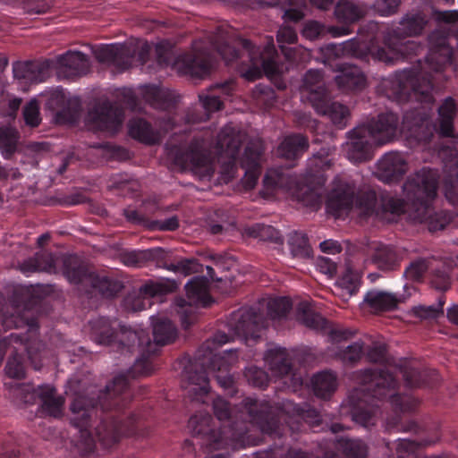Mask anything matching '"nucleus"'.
Masks as SVG:
<instances>
[{
  "mask_svg": "<svg viewBox=\"0 0 458 458\" xmlns=\"http://www.w3.org/2000/svg\"><path fill=\"white\" fill-rule=\"evenodd\" d=\"M91 338L98 344L117 352H132L137 345L140 354L123 374H119L100 391L97 398L76 395L70 405V422L79 430V447L83 455H99L98 445L106 450L123 437H145L146 418L137 412L127 414L133 400L131 379L148 376L155 368L159 348L173 343L177 329L169 319H157L153 325V339L143 330L122 326L117 320L98 318L90 321Z\"/></svg>",
  "mask_w": 458,
  "mask_h": 458,
  "instance_id": "f257e3e1",
  "label": "nucleus"
},
{
  "mask_svg": "<svg viewBox=\"0 0 458 458\" xmlns=\"http://www.w3.org/2000/svg\"><path fill=\"white\" fill-rule=\"evenodd\" d=\"M212 404L219 421L217 428L208 412H198L188 421L193 437L199 438V444L208 451L257 445L258 438L252 434L254 427L275 439L277 447L286 446L298 441L299 434L307 427L315 428L321 422L319 411L307 403L293 405V415H287L286 408L251 397L243 399L239 408L232 407L220 396Z\"/></svg>",
  "mask_w": 458,
  "mask_h": 458,
  "instance_id": "f03ea898",
  "label": "nucleus"
},
{
  "mask_svg": "<svg viewBox=\"0 0 458 458\" xmlns=\"http://www.w3.org/2000/svg\"><path fill=\"white\" fill-rule=\"evenodd\" d=\"M437 19L444 24L429 33L425 61L419 59L416 65L396 71L380 81L378 91L387 98L398 103L415 99L431 104L433 92L445 88L448 81L445 69L454 64L458 54V11L438 12Z\"/></svg>",
  "mask_w": 458,
  "mask_h": 458,
  "instance_id": "7ed1b4c3",
  "label": "nucleus"
},
{
  "mask_svg": "<svg viewBox=\"0 0 458 458\" xmlns=\"http://www.w3.org/2000/svg\"><path fill=\"white\" fill-rule=\"evenodd\" d=\"M47 293L48 287L44 285L27 287L23 291L25 300L22 310L18 306H12L10 309L5 307L0 293V333L12 328L19 331L0 339V365L7 348L13 349L5 366V373L11 378L24 377V354L31 361L35 369L39 370L43 366L44 344L38 339L39 325L34 310L38 311Z\"/></svg>",
  "mask_w": 458,
  "mask_h": 458,
  "instance_id": "20e7f679",
  "label": "nucleus"
},
{
  "mask_svg": "<svg viewBox=\"0 0 458 458\" xmlns=\"http://www.w3.org/2000/svg\"><path fill=\"white\" fill-rule=\"evenodd\" d=\"M361 386L348 396V405L352 420L364 428L375 425L376 416L380 408L379 403L387 399L396 416L388 425L398 431L418 434L421 428L414 420L403 421L399 413L413 411L419 404L411 394L395 392L398 381L386 369H366L361 373Z\"/></svg>",
  "mask_w": 458,
  "mask_h": 458,
  "instance_id": "39448f33",
  "label": "nucleus"
},
{
  "mask_svg": "<svg viewBox=\"0 0 458 458\" xmlns=\"http://www.w3.org/2000/svg\"><path fill=\"white\" fill-rule=\"evenodd\" d=\"M440 174L437 169L423 166L411 174L402 189L403 198L383 199V209L393 216L406 215L413 222L426 223L430 232L445 228L452 221L453 214L445 209H437Z\"/></svg>",
  "mask_w": 458,
  "mask_h": 458,
  "instance_id": "423d86ee",
  "label": "nucleus"
},
{
  "mask_svg": "<svg viewBox=\"0 0 458 458\" xmlns=\"http://www.w3.org/2000/svg\"><path fill=\"white\" fill-rule=\"evenodd\" d=\"M230 337L217 332L212 339L204 342L192 359H188L182 372V387L192 401L206 403L209 398L208 371L215 374L217 384L233 397L238 389L233 375L230 374L228 360L216 353L217 348L229 342Z\"/></svg>",
  "mask_w": 458,
  "mask_h": 458,
  "instance_id": "0eeeda50",
  "label": "nucleus"
},
{
  "mask_svg": "<svg viewBox=\"0 0 458 458\" xmlns=\"http://www.w3.org/2000/svg\"><path fill=\"white\" fill-rule=\"evenodd\" d=\"M377 24L369 22L360 29L359 36L342 44L328 45V55H360L365 52L375 55L379 61L394 64L399 60L411 59L423 54L426 47L415 40H404L405 37L390 36L384 47L378 46Z\"/></svg>",
  "mask_w": 458,
  "mask_h": 458,
  "instance_id": "6e6552de",
  "label": "nucleus"
},
{
  "mask_svg": "<svg viewBox=\"0 0 458 458\" xmlns=\"http://www.w3.org/2000/svg\"><path fill=\"white\" fill-rule=\"evenodd\" d=\"M245 140V134L240 130L231 126L224 127L217 135L216 148L221 154L228 157L224 164L223 170L229 175H233L239 164L244 170V184L249 189H253L261 173L260 160L264 152V147L259 140H250L245 147L242 156L240 157V150Z\"/></svg>",
  "mask_w": 458,
  "mask_h": 458,
  "instance_id": "1a4fd4ad",
  "label": "nucleus"
},
{
  "mask_svg": "<svg viewBox=\"0 0 458 458\" xmlns=\"http://www.w3.org/2000/svg\"><path fill=\"white\" fill-rule=\"evenodd\" d=\"M293 303L288 297L271 299L267 303L266 313L259 305L243 307L233 311L229 319L230 329L245 340L260 338L262 329L272 326L276 328L289 327V314Z\"/></svg>",
  "mask_w": 458,
  "mask_h": 458,
  "instance_id": "9d476101",
  "label": "nucleus"
},
{
  "mask_svg": "<svg viewBox=\"0 0 458 458\" xmlns=\"http://www.w3.org/2000/svg\"><path fill=\"white\" fill-rule=\"evenodd\" d=\"M400 117L394 112L381 113L365 123L356 126L348 132L350 142L347 157L354 163H361L371 158L373 143L380 145L393 140L398 133Z\"/></svg>",
  "mask_w": 458,
  "mask_h": 458,
  "instance_id": "9b49d317",
  "label": "nucleus"
},
{
  "mask_svg": "<svg viewBox=\"0 0 458 458\" xmlns=\"http://www.w3.org/2000/svg\"><path fill=\"white\" fill-rule=\"evenodd\" d=\"M219 53L227 64L245 66L242 75L248 81L259 79L263 73L276 75L279 72L278 54L273 42L261 49L250 40L240 38L234 45L222 46Z\"/></svg>",
  "mask_w": 458,
  "mask_h": 458,
  "instance_id": "f8f14e48",
  "label": "nucleus"
},
{
  "mask_svg": "<svg viewBox=\"0 0 458 458\" xmlns=\"http://www.w3.org/2000/svg\"><path fill=\"white\" fill-rule=\"evenodd\" d=\"M457 104L452 97L445 98L437 108V120L432 123L423 108L405 111L402 126L419 142L428 144L435 133L441 138L454 137V122L457 114Z\"/></svg>",
  "mask_w": 458,
  "mask_h": 458,
  "instance_id": "ddd939ff",
  "label": "nucleus"
},
{
  "mask_svg": "<svg viewBox=\"0 0 458 458\" xmlns=\"http://www.w3.org/2000/svg\"><path fill=\"white\" fill-rule=\"evenodd\" d=\"M393 197L392 195H385L383 199ZM377 197L374 190H360L355 191L353 185L349 183H342L332 190L327 201V209L329 213L335 216H340L344 213H348L353 207L360 210L365 216H379L382 214H389L383 209L382 205L377 208ZM390 215H392L390 213Z\"/></svg>",
  "mask_w": 458,
  "mask_h": 458,
  "instance_id": "4468645a",
  "label": "nucleus"
},
{
  "mask_svg": "<svg viewBox=\"0 0 458 458\" xmlns=\"http://www.w3.org/2000/svg\"><path fill=\"white\" fill-rule=\"evenodd\" d=\"M122 262L131 267H142L155 265L184 276L202 272L203 267L195 258H180L168 262L166 252L160 247L147 250H126L121 254Z\"/></svg>",
  "mask_w": 458,
  "mask_h": 458,
  "instance_id": "2eb2a0df",
  "label": "nucleus"
},
{
  "mask_svg": "<svg viewBox=\"0 0 458 458\" xmlns=\"http://www.w3.org/2000/svg\"><path fill=\"white\" fill-rule=\"evenodd\" d=\"M4 386L13 398L23 403L34 404L38 401L39 412L43 417L59 418L63 415L64 398L57 394L52 385L34 386L30 384L5 382Z\"/></svg>",
  "mask_w": 458,
  "mask_h": 458,
  "instance_id": "dca6fc26",
  "label": "nucleus"
},
{
  "mask_svg": "<svg viewBox=\"0 0 458 458\" xmlns=\"http://www.w3.org/2000/svg\"><path fill=\"white\" fill-rule=\"evenodd\" d=\"M62 271L70 283L89 284L92 293H99L104 298L114 297L123 287L122 282L117 279L90 272L74 255L62 258Z\"/></svg>",
  "mask_w": 458,
  "mask_h": 458,
  "instance_id": "f3484780",
  "label": "nucleus"
},
{
  "mask_svg": "<svg viewBox=\"0 0 458 458\" xmlns=\"http://www.w3.org/2000/svg\"><path fill=\"white\" fill-rule=\"evenodd\" d=\"M167 155L179 168L190 169L203 176L213 174V166L206 151V140L199 135H194L188 145H170Z\"/></svg>",
  "mask_w": 458,
  "mask_h": 458,
  "instance_id": "a211bd4d",
  "label": "nucleus"
},
{
  "mask_svg": "<svg viewBox=\"0 0 458 458\" xmlns=\"http://www.w3.org/2000/svg\"><path fill=\"white\" fill-rule=\"evenodd\" d=\"M150 55V47L148 43L142 44L139 48L126 44L103 45L94 50L98 62L113 67L116 72L127 71L136 58L144 65Z\"/></svg>",
  "mask_w": 458,
  "mask_h": 458,
  "instance_id": "6ab92c4d",
  "label": "nucleus"
},
{
  "mask_svg": "<svg viewBox=\"0 0 458 458\" xmlns=\"http://www.w3.org/2000/svg\"><path fill=\"white\" fill-rule=\"evenodd\" d=\"M186 298L178 297L174 301L176 312L184 328L191 327L197 317L199 307H208L212 297L208 292V281L205 276H194L185 285Z\"/></svg>",
  "mask_w": 458,
  "mask_h": 458,
  "instance_id": "aec40b11",
  "label": "nucleus"
},
{
  "mask_svg": "<svg viewBox=\"0 0 458 458\" xmlns=\"http://www.w3.org/2000/svg\"><path fill=\"white\" fill-rule=\"evenodd\" d=\"M235 89L233 80L216 83L207 90L199 94V104L189 109L185 114L187 124H195L208 120L211 113L223 108L224 101L233 96Z\"/></svg>",
  "mask_w": 458,
  "mask_h": 458,
  "instance_id": "412c9836",
  "label": "nucleus"
},
{
  "mask_svg": "<svg viewBox=\"0 0 458 458\" xmlns=\"http://www.w3.org/2000/svg\"><path fill=\"white\" fill-rule=\"evenodd\" d=\"M296 319L305 327L328 335L332 343H340L354 335V331L332 324L314 311L307 302H301L298 305Z\"/></svg>",
  "mask_w": 458,
  "mask_h": 458,
  "instance_id": "4be33fe9",
  "label": "nucleus"
},
{
  "mask_svg": "<svg viewBox=\"0 0 458 458\" xmlns=\"http://www.w3.org/2000/svg\"><path fill=\"white\" fill-rule=\"evenodd\" d=\"M157 210V205L149 202L142 203L138 208L128 207L123 209V213L127 222L149 231L173 232L179 228L177 216L165 220L153 219Z\"/></svg>",
  "mask_w": 458,
  "mask_h": 458,
  "instance_id": "5701e85b",
  "label": "nucleus"
},
{
  "mask_svg": "<svg viewBox=\"0 0 458 458\" xmlns=\"http://www.w3.org/2000/svg\"><path fill=\"white\" fill-rule=\"evenodd\" d=\"M123 117L124 112L122 106L105 100L89 110L86 120L100 131H115L122 125Z\"/></svg>",
  "mask_w": 458,
  "mask_h": 458,
  "instance_id": "b1692460",
  "label": "nucleus"
},
{
  "mask_svg": "<svg viewBox=\"0 0 458 458\" xmlns=\"http://www.w3.org/2000/svg\"><path fill=\"white\" fill-rule=\"evenodd\" d=\"M174 284L160 282H148L143 284L139 291H133L125 295L122 306L126 311L137 312L152 305L151 298L163 295L173 291Z\"/></svg>",
  "mask_w": 458,
  "mask_h": 458,
  "instance_id": "393cba45",
  "label": "nucleus"
},
{
  "mask_svg": "<svg viewBox=\"0 0 458 458\" xmlns=\"http://www.w3.org/2000/svg\"><path fill=\"white\" fill-rule=\"evenodd\" d=\"M367 13L366 6L355 1L341 0L335 7V14L342 26H332L329 29L333 37H341L352 32L349 25L359 21Z\"/></svg>",
  "mask_w": 458,
  "mask_h": 458,
  "instance_id": "a878e982",
  "label": "nucleus"
},
{
  "mask_svg": "<svg viewBox=\"0 0 458 458\" xmlns=\"http://www.w3.org/2000/svg\"><path fill=\"white\" fill-rule=\"evenodd\" d=\"M294 352L283 347H275L267 350L265 355L267 363L270 370L276 377L291 376L294 384H301L302 378L295 371L293 362Z\"/></svg>",
  "mask_w": 458,
  "mask_h": 458,
  "instance_id": "bb28decb",
  "label": "nucleus"
},
{
  "mask_svg": "<svg viewBox=\"0 0 458 458\" xmlns=\"http://www.w3.org/2000/svg\"><path fill=\"white\" fill-rule=\"evenodd\" d=\"M409 168L405 157L399 152L386 153L378 161L376 175L385 183L401 181Z\"/></svg>",
  "mask_w": 458,
  "mask_h": 458,
  "instance_id": "cd10ccee",
  "label": "nucleus"
},
{
  "mask_svg": "<svg viewBox=\"0 0 458 458\" xmlns=\"http://www.w3.org/2000/svg\"><path fill=\"white\" fill-rule=\"evenodd\" d=\"M179 72L193 78H203L211 70L210 55L205 52H191L179 55L175 61Z\"/></svg>",
  "mask_w": 458,
  "mask_h": 458,
  "instance_id": "c85d7f7f",
  "label": "nucleus"
},
{
  "mask_svg": "<svg viewBox=\"0 0 458 458\" xmlns=\"http://www.w3.org/2000/svg\"><path fill=\"white\" fill-rule=\"evenodd\" d=\"M58 75L73 81L85 75L89 70V60L79 51H68L57 57Z\"/></svg>",
  "mask_w": 458,
  "mask_h": 458,
  "instance_id": "c756f323",
  "label": "nucleus"
},
{
  "mask_svg": "<svg viewBox=\"0 0 458 458\" xmlns=\"http://www.w3.org/2000/svg\"><path fill=\"white\" fill-rule=\"evenodd\" d=\"M140 97L155 109L170 111L178 100L174 91L156 84H145L139 88Z\"/></svg>",
  "mask_w": 458,
  "mask_h": 458,
  "instance_id": "7c9ffc66",
  "label": "nucleus"
},
{
  "mask_svg": "<svg viewBox=\"0 0 458 458\" xmlns=\"http://www.w3.org/2000/svg\"><path fill=\"white\" fill-rule=\"evenodd\" d=\"M339 74L335 78L338 88L344 92L360 91L366 86V76L356 65L337 64Z\"/></svg>",
  "mask_w": 458,
  "mask_h": 458,
  "instance_id": "2f4dec72",
  "label": "nucleus"
},
{
  "mask_svg": "<svg viewBox=\"0 0 458 458\" xmlns=\"http://www.w3.org/2000/svg\"><path fill=\"white\" fill-rule=\"evenodd\" d=\"M48 61H28L15 63L13 66V75L18 80L31 83L43 82L49 75Z\"/></svg>",
  "mask_w": 458,
  "mask_h": 458,
  "instance_id": "473e14b6",
  "label": "nucleus"
},
{
  "mask_svg": "<svg viewBox=\"0 0 458 458\" xmlns=\"http://www.w3.org/2000/svg\"><path fill=\"white\" fill-rule=\"evenodd\" d=\"M57 264L58 258L55 254L48 251H39L20 263L19 269L26 276L36 272L56 274L58 272Z\"/></svg>",
  "mask_w": 458,
  "mask_h": 458,
  "instance_id": "72a5a7b5",
  "label": "nucleus"
},
{
  "mask_svg": "<svg viewBox=\"0 0 458 458\" xmlns=\"http://www.w3.org/2000/svg\"><path fill=\"white\" fill-rule=\"evenodd\" d=\"M301 95L312 106L329 95L325 87L321 71L310 69L306 72L302 81Z\"/></svg>",
  "mask_w": 458,
  "mask_h": 458,
  "instance_id": "f704fd0d",
  "label": "nucleus"
},
{
  "mask_svg": "<svg viewBox=\"0 0 458 458\" xmlns=\"http://www.w3.org/2000/svg\"><path fill=\"white\" fill-rule=\"evenodd\" d=\"M310 142L307 136L301 133H292L284 138L278 145V157L290 161L300 159L309 149Z\"/></svg>",
  "mask_w": 458,
  "mask_h": 458,
  "instance_id": "c9c22d12",
  "label": "nucleus"
},
{
  "mask_svg": "<svg viewBox=\"0 0 458 458\" xmlns=\"http://www.w3.org/2000/svg\"><path fill=\"white\" fill-rule=\"evenodd\" d=\"M312 107L318 114L327 115L332 123L340 129L346 126L350 118L348 107L339 102L332 101L330 94L314 104Z\"/></svg>",
  "mask_w": 458,
  "mask_h": 458,
  "instance_id": "e433bc0d",
  "label": "nucleus"
},
{
  "mask_svg": "<svg viewBox=\"0 0 458 458\" xmlns=\"http://www.w3.org/2000/svg\"><path fill=\"white\" fill-rule=\"evenodd\" d=\"M409 295L374 290L366 293L364 301L374 311H389L395 310Z\"/></svg>",
  "mask_w": 458,
  "mask_h": 458,
  "instance_id": "4c0bfd02",
  "label": "nucleus"
},
{
  "mask_svg": "<svg viewBox=\"0 0 458 458\" xmlns=\"http://www.w3.org/2000/svg\"><path fill=\"white\" fill-rule=\"evenodd\" d=\"M402 255L394 246L380 244L371 255V261L381 271L390 272L400 267Z\"/></svg>",
  "mask_w": 458,
  "mask_h": 458,
  "instance_id": "58836bf2",
  "label": "nucleus"
},
{
  "mask_svg": "<svg viewBox=\"0 0 458 458\" xmlns=\"http://www.w3.org/2000/svg\"><path fill=\"white\" fill-rule=\"evenodd\" d=\"M428 18L421 12L406 13L391 36L414 37L420 35L428 24Z\"/></svg>",
  "mask_w": 458,
  "mask_h": 458,
  "instance_id": "ea45409f",
  "label": "nucleus"
},
{
  "mask_svg": "<svg viewBox=\"0 0 458 458\" xmlns=\"http://www.w3.org/2000/svg\"><path fill=\"white\" fill-rule=\"evenodd\" d=\"M51 100H55L56 105L61 108L56 112L55 117L58 122L64 123H75L81 113V106L78 100L68 101L64 106V94L63 89H56L51 95Z\"/></svg>",
  "mask_w": 458,
  "mask_h": 458,
  "instance_id": "a19ab883",
  "label": "nucleus"
},
{
  "mask_svg": "<svg viewBox=\"0 0 458 458\" xmlns=\"http://www.w3.org/2000/svg\"><path fill=\"white\" fill-rule=\"evenodd\" d=\"M128 130L131 138L145 144H156L160 140L158 131L144 118L135 117L131 119L128 123Z\"/></svg>",
  "mask_w": 458,
  "mask_h": 458,
  "instance_id": "79ce46f5",
  "label": "nucleus"
},
{
  "mask_svg": "<svg viewBox=\"0 0 458 458\" xmlns=\"http://www.w3.org/2000/svg\"><path fill=\"white\" fill-rule=\"evenodd\" d=\"M337 385V375L332 370L318 372L311 377L314 394L322 399L330 398L335 392Z\"/></svg>",
  "mask_w": 458,
  "mask_h": 458,
  "instance_id": "37998d69",
  "label": "nucleus"
},
{
  "mask_svg": "<svg viewBox=\"0 0 458 458\" xmlns=\"http://www.w3.org/2000/svg\"><path fill=\"white\" fill-rule=\"evenodd\" d=\"M445 169L448 174L444 181V193L446 199L453 205H458V159L456 155L451 153L448 164Z\"/></svg>",
  "mask_w": 458,
  "mask_h": 458,
  "instance_id": "c03bdc74",
  "label": "nucleus"
},
{
  "mask_svg": "<svg viewBox=\"0 0 458 458\" xmlns=\"http://www.w3.org/2000/svg\"><path fill=\"white\" fill-rule=\"evenodd\" d=\"M396 446L397 458H420V449L434 445L437 438L421 437L415 439L399 438Z\"/></svg>",
  "mask_w": 458,
  "mask_h": 458,
  "instance_id": "a18cd8bd",
  "label": "nucleus"
},
{
  "mask_svg": "<svg viewBox=\"0 0 458 458\" xmlns=\"http://www.w3.org/2000/svg\"><path fill=\"white\" fill-rule=\"evenodd\" d=\"M429 271V282L432 287L442 292L449 289L451 285L450 268L445 263L436 259Z\"/></svg>",
  "mask_w": 458,
  "mask_h": 458,
  "instance_id": "49530a36",
  "label": "nucleus"
},
{
  "mask_svg": "<svg viewBox=\"0 0 458 458\" xmlns=\"http://www.w3.org/2000/svg\"><path fill=\"white\" fill-rule=\"evenodd\" d=\"M287 243L293 258L309 259L312 256V248L305 233H291L288 235Z\"/></svg>",
  "mask_w": 458,
  "mask_h": 458,
  "instance_id": "de8ad7c7",
  "label": "nucleus"
},
{
  "mask_svg": "<svg viewBox=\"0 0 458 458\" xmlns=\"http://www.w3.org/2000/svg\"><path fill=\"white\" fill-rule=\"evenodd\" d=\"M335 447L349 458H366L368 453L367 445L364 442L346 437L337 438Z\"/></svg>",
  "mask_w": 458,
  "mask_h": 458,
  "instance_id": "09e8293b",
  "label": "nucleus"
},
{
  "mask_svg": "<svg viewBox=\"0 0 458 458\" xmlns=\"http://www.w3.org/2000/svg\"><path fill=\"white\" fill-rule=\"evenodd\" d=\"M19 132L12 127L0 128V152L4 159H11L18 149Z\"/></svg>",
  "mask_w": 458,
  "mask_h": 458,
  "instance_id": "8fccbe9b",
  "label": "nucleus"
},
{
  "mask_svg": "<svg viewBox=\"0 0 458 458\" xmlns=\"http://www.w3.org/2000/svg\"><path fill=\"white\" fill-rule=\"evenodd\" d=\"M436 262L434 258H419L412 260L403 272V276L411 282H420L424 278L427 271L432 267V263Z\"/></svg>",
  "mask_w": 458,
  "mask_h": 458,
  "instance_id": "3c124183",
  "label": "nucleus"
},
{
  "mask_svg": "<svg viewBox=\"0 0 458 458\" xmlns=\"http://www.w3.org/2000/svg\"><path fill=\"white\" fill-rule=\"evenodd\" d=\"M429 374L411 367H405L403 377L406 385L412 387L431 386L432 382L428 379Z\"/></svg>",
  "mask_w": 458,
  "mask_h": 458,
  "instance_id": "603ef678",
  "label": "nucleus"
},
{
  "mask_svg": "<svg viewBox=\"0 0 458 458\" xmlns=\"http://www.w3.org/2000/svg\"><path fill=\"white\" fill-rule=\"evenodd\" d=\"M364 344L361 342H355L338 352L340 360L347 365H355L364 355Z\"/></svg>",
  "mask_w": 458,
  "mask_h": 458,
  "instance_id": "864d4df0",
  "label": "nucleus"
},
{
  "mask_svg": "<svg viewBox=\"0 0 458 458\" xmlns=\"http://www.w3.org/2000/svg\"><path fill=\"white\" fill-rule=\"evenodd\" d=\"M244 377L249 385L258 388H264L269 381L268 374L264 369L256 366L248 367L245 369Z\"/></svg>",
  "mask_w": 458,
  "mask_h": 458,
  "instance_id": "5fc2aeb1",
  "label": "nucleus"
},
{
  "mask_svg": "<svg viewBox=\"0 0 458 458\" xmlns=\"http://www.w3.org/2000/svg\"><path fill=\"white\" fill-rule=\"evenodd\" d=\"M251 233L263 241H270L275 243L283 242L280 232L272 225L257 224L252 227Z\"/></svg>",
  "mask_w": 458,
  "mask_h": 458,
  "instance_id": "6e6d98bb",
  "label": "nucleus"
},
{
  "mask_svg": "<svg viewBox=\"0 0 458 458\" xmlns=\"http://www.w3.org/2000/svg\"><path fill=\"white\" fill-rule=\"evenodd\" d=\"M445 303V297L442 294L438 297L437 305L419 306L415 309L414 312L417 317L423 319L437 318L444 314Z\"/></svg>",
  "mask_w": 458,
  "mask_h": 458,
  "instance_id": "4d7b16f0",
  "label": "nucleus"
},
{
  "mask_svg": "<svg viewBox=\"0 0 458 458\" xmlns=\"http://www.w3.org/2000/svg\"><path fill=\"white\" fill-rule=\"evenodd\" d=\"M296 198L306 207L316 208L321 204V196L309 186L298 189L296 191Z\"/></svg>",
  "mask_w": 458,
  "mask_h": 458,
  "instance_id": "13d9d810",
  "label": "nucleus"
},
{
  "mask_svg": "<svg viewBox=\"0 0 458 458\" xmlns=\"http://www.w3.org/2000/svg\"><path fill=\"white\" fill-rule=\"evenodd\" d=\"M25 123L30 127H38L41 122L39 106L35 99L25 105L22 110Z\"/></svg>",
  "mask_w": 458,
  "mask_h": 458,
  "instance_id": "bf43d9fd",
  "label": "nucleus"
},
{
  "mask_svg": "<svg viewBox=\"0 0 458 458\" xmlns=\"http://www.w3.org/2000/svg\"><path fill=\"white\" fill-rule=\"evenodd\" d=\"M402 4V0H376L373 4L374 11L382 17L395 14Z\"/></svg>",
  "mask_w": 458,
  "mask_h": 458,
  "instance_id": "052dcab7",
  "label": "nucleus"
},
{
  "mask_svg": "<svg viewBox=\"0 0 458 458\" xmlns=\"http://www.w3.org/2000/svg\"><path fill=\"white\" fill-rule=\"evenodd\" d=\"M19 454L13 435L0 437V458H17Z\"/></svg>",
  "mask_w": 458,
  "mask_h": 458,
  "instance_id": "680f3d73",
  "label": "nucleus"
},
{
  "mask_svg": "<svg viewBox=\"0 0 458 458\" xmlns=\"http://www.w3.org/2000/svg\"><path fill=\"white\" fill-rule=\"evenodd\" d=\"M52 0H24L23 9L29 14H43L52 7Z\"/></svg>",
  "mask_w": 458,
  "mask_h": 458,
  "instance_id": "e2e57ef3",
  "label": "nucleus"
},
{
  "mask_svg": "<svg viewBox=\"0 0 458 458\" xmlns=\"http://www.w3.org/2000/svg\"><path fill=\"white\" fill-rule=\"evenodd\" d=\"M326 33V27L317 21H308L305 22L301 34L304 38L314 40Z\"/></svg>",
  "mask_w": 458,
  "mask_h": 458,
  "instance_id": "0e129e2a",
  "label": "nucleus"
},
{
  "mask_svg": "<svg viewBox=\"0 0 458 458\" xmlns=\"http://www.w3.org/2000/svg\"><path fill=\"white\" fill-rule=\"evenodd\" d=\"M364 355L373 363H385L386 360V348L385 344H374L365 351Z\"/></svg>",
  "mask_w": 458,
  "mask_h": 458,
  "instance_id": "69168bd1",
  "label": "nucleus"
},
{
  "mask_svg": "<svg viewBox=\"0 0 458 458\" xmlns=\"http://www.w3.org/2000/svg\"><path fill=\"white\" fill-rule=\"evenodd\" d=\"M316 265L321 273L328 275L330 277L337 274V263L330 258L319 257L317 259Z\"/></svg>",
  "mask_w": 458,
  "mask_h": 458,
  "instance_id": "338daca9",
  "label": "nucleus"
},
{
  "mask_svg": "<svg viewBox=\"0 0 458 458\" xmlns=\"http://www.w3.org/2000/svg\"><path fill=\"white\" fill-rule=\"evenodd\" d=\"M296 30L291 26L281 27L276 35L279 44H293L297 41Z\"/></svg>",
  "mask_w": 458,
  "mask_h": 458,
  "instance_id": "774afa93",
  "label": "nucleus"
}]
</instances>
